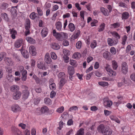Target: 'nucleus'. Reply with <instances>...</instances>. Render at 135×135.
Instances as JSON below:
<instances>
[{"label":"nucleus","instance_id":"39","mask_svg":"<svg viewBox=\"0 0 135 135\" xmlns=\"http://www.w3.org/2000/svg\"><path fill=\"white\" fill-rule=\"evenodd\" d=\"M110 52L113 55H115L116 53V49L115 48L113 47H112L110 49Z\"/></svg>","mask_w":135,"mask_h":135},{"label":"nucleus","instance_id":"19","mask_svg":"<svg viewBox=\"0 0 135 135\" xmlns=\"http://www.w3.org/2000/svg\"><path fill=\"white\" fill-rule=\"evenodd\" d=\"M4 60L5 63L8 65H10L13 64V62L11 58L5 57Z\"/></svg>","mask_w":135,"mask_h":135},{"label":"nucleus","instance_id":"18","mask_svg":"<svg viewBox=\"0 0 135 135\" xmlns=\"http://www.w3.org/2000/svg\"><path fill=\"white\" fill-rule=\"evenodd\" d=\"M107 43L109 45L112 46L116 45L117 42L116 41L114 42L112 38H108L107 39Z\"/></svg>","mask_w":135,"mask_h":135},{"label":"nucleus","instance_id":"38","mask_svg":"<svg viewBox=\"0 0 135 135\" xmlns=\"http://www.w3.org/2000/svg\"><path fill=\"white\" fill-rule=\"evenodd\" d=\"M49 88L51 90H54L56 89V85L55 83L49 85Z\"/></svg>","mask_w":135,"mask_h":135},{"label":"nucleus","instance_id":"13","mask_svg":"<svg viewBox=\"0 0 135 135\" xmlns=\"http://www.w3.org/2000/svg\"><path fill=\"white\" fill-rule=\"evenodd\" d=\"M30 18L32 20H37L39 18L38 14L35 12H32L30 15Z\"/></svg>","mask_w":135,"mask_h":135},{"label":"nucleus","instance_id":"11","mask_svg":"<svg viewBox=\"0 0 135 135\" xmlns=\"http://www.w3.org/2000/svg\"><path fill=\"white\" fill-rule=\"evenodd\" d=\"M23 40L19 38L16 41L15 43V46L16 48H19L20 47L23 42Z\"/></svg>","mask_w":135,"mask_h":135},{"label":"nucleus","instance_id":"30","mask_svg":"<svg viewBox=\"0 0 135 135\" xmlns=\"http://www.w3.org/2000/svg\"><path fill=\"white\" fill-rule=\"evenodd\" d=\"M110 117L112 120L115 121L118 123H120V120L118 119L115 116L113 115H112L110 116Z\"/></svg>","mask_w":135,"mask_h":135},{"label":"nucleus","instance_id":"15","mask_svg":"<svg viewBox=\"0 0 135 135\" xmlns=\"http://www.w3.org/2000/svg\"><path fill=\"white\" fill-rule=\"evenodd\" d=\"M129 17V14L127 12H123L122 14V20H126Z\"/></svg>","mask_w":135,"mask_h":135},{"label":"nucleus","instance_id":"52","mask_svg":"<svg viewBox=\"0 0 135 135\" xmlns=\"http://www.w3.org/2000/svg\"><path fill=\"white\" fill-rule=\"evenodd\" d=\"M58 76L59 78H63L65 77V74L64 72H61L59 74Z\"/></svg>","mask_w":135,"mask_h":135},{"label":"nucleus","instance_id":"64","mask_svg":"<svg viewBox=\"0 0 135 135\" xmlns=\"http://www.w3.org/2000/svg\"><path fill=\"white\" fill-rule=\"evenodd\" d=\"M112 133V131L111 130H109L107 133L103 134V135H111Z\"/></svg>","mask_w":135,"mask_h":135},{"label":"nucleus","instance_id":"55","mask_svg":"<svg viewBox=\"0 0 135 135\" xmlns=\"http://www.w3.org/2000/svg\"><path fill=\"white\" fill-rule=\"evenodd\" d=\"M127 38V37L126 35H124L122 37V44L124 45L125 44V42Z\"/></svg>","mask_w":135,"mask_h":135},{"label":"nucleus","instance_id":"21","mask_svg":"<svg viewBox=\"0 0 135 135\" xmlns=\"http://www.w3.org/2000/svg\"><path fill=\"white\" fill-rule=\"evenodd\" d=\"M10 33L11 35V37L13 39H14L16 38L15 35L17 34V31L13 29H10L9 30Z\"/></svg>","mask_w":135,"mask_h":135},{"label":"nucleus","instance_id":"33","mask_svg":"<svg viewBox=\"0 0 135 135\" xmlns=\"http://www.w3.org/2000/svg\"><path fill=\"white\" fill-rule=\"evenodd\" d=\"M80 56L81 55L80 53L76 52L72 56V57L73 58L78 59L80 58Z\"/></svg>","mask_w":135,"mask_h":135},{"label":"nucleus","instance_id":"16","mask_svg":"<svg viewBox=\"0 0 135 135\" xmlns=\"http://www.w3.org/2000/svg\"><path fill=\"white\" fill-rule=\"evenodd\" d=\"M101 12L103 15L106 16H108L109 15V13L108 10L106 9L103 7L100 8Z\"/></svg>","mask_w":135,"mask_h":135},{"label":"nucleus","instance_id":"8","mask_svg":"<svg viewBox=\"0 0 135 135\" xmlns=\"http://www.w3.org/2000/svg\"><path fill=\"white\" fill-rule=\"evenodd\" d=\"M12 110L14 112H16L20 110V107L17 104H14L11 107Z\"/></svg>","mask_w":135,"mask_h":135},{"label":"nucleus","instance_id":"1","mask_svg":"<svg viewBox=\"0 0 135 135\" xmlns=\"http://www.w3.org/2000/svg\"><path fill=\"white\" fill-rule=\"evenodd\" d=\"M53 35L59 41H62L66 38L67 36V34L63 32L60 33L56 32L55 30H53Z\"/></svg>","mask_w":135,"mask_h":135},{"label":"nucleus","instance_id":"54","mask_svg":"<svg viewBox=\"0 0 135 135\" xmlns=\"http://www.w3.org/2000/svg\"><path fill=\"white\" fill-rule=\"evenodd\" d=\"M130 77L132 81L135 82V73L132 74L130 75Z\"/></svg>","mask_w":135,"mask_h":135},{"label":"nucleus","instance_id":"24","mask_svg":"<svg viewBox=\"0 0 135 135\" xmlns=\"http://www.w3.org/2000/svg\"><path fill=\"white\" fill-rule=\"evenodd\" d=\"M105 26V24L103 23H101L99 26V28L98 29V31L99 32H101L103 31L104 29Z\"/></svg>","mask_w":135,"mask_h":135},{"label":"nucleus","instance_id":"2","mask_svg":"<svg viewBox=\"0 0 135 135\" xmlns=\"http://www.w3.org/2000/svg\"><path fill=\"white\" fill-rule=\"evenodd\" d=\"M97 129L99 133L103 134L107 133L109 129V127L108 126H105L103 124H101L98 126Z\"/></svg>","mask_w":135,"mask_h":135},{"label":"nucleus","instance_id":"40","mask_svg":"<svg viewBox=\"0 0 135 135\" xmlns=\"http://www.w3.org/2000/svg\"><path fill=\"white\" fill-rule=\"evenodd\" d=\"M1 8L3 9H5L8 8V4L7 3H3L1 5Z\"/></svg>","mask_w":135,"mask_h":135},{"label":"nucleus","instance_id":"10","mask_svg":"<svg viewBox=\"0 0 135 135\" xmlns=\"http://www.w3.org/2000/svg\"><path fill=\"white\" fill-rule=\"evenodd\" d=\"M29 50L30 53L31 54L32 56H34L36 55V49L34 46H30L29 48Z\"/></svg>","mask_w":135,"mask_h":135},{"label":"nucleus","instance_id":"43","mask_svg":"<svg viewBox=\"0 0 135 135\" xmlns=\"http://www.w3.org/2000/svg\"><path fill=\"white\" fill-rule=\"evenodd\" d=\"M98 84L100 85L103 86H107L108 85V83L104 81L99 82Z\"/></svg>","mask_w":135,"mask_h":135},{"label":"nucleus","instance_id":"27","mask_svg":"<svg viewBox=\"0 0 135 135\" xmlns=\"http://www.w3.org/2000/svg\"><path fill=\"white\" fill-rule=\"evenodd\" d=\"M68 27L69 30L71 32H73L75 29V26L72 23H70L68 25Z\"/></svg>","mask_w":135,"mask_h":135},{"label":"nucleus","instance_id":"46","mask_svg":"<svg viewBox=\"0 0 135 135\" xmlns=\"http://www.w3.org/2000/svg\"><path fill=\"white\" fill-rule=\"evenodd\" d=\"M81 42L80 41H79L77 42L76 45V47L78 49H80L81 47Z\"/></svg>","mask_w":135,"mask_h":135},{"label":"nucleus","instance_id":"22","mask_svg":"<svg viewBox=\"0 0 135 135\" xmlns=\"http://www.w3.org/2000/svg\"><path fill=\"white\" fill-rule=\"evenodd\" d=\"M110 33L114 37H115L117 39H119L120 38V36L115 31L111 32Z\"/></svg>","mask_w":135,"mask_h":135},{"label":"nucleus","instance_id":"32","mask_svg":"<svg viewBox=\"0 0 135 135\" xmlns=\"http://www.w3.org/2000/svg\"><path fill=\"white\" fill-rule=\"evenodd\" d=\"M112 66L114 70H116L118 67L117 63L115 60L112 61Z\"/></svg>","mask_w":135,"mask_h":135},{"label":"nucleus","instance_id":"62","mask_svg":"<svg viewBox=\"0 0 135 135\" xmlns=\"http://www.w3.org/2000/svg\"><path fill=\"white\" fill-rule=\"evenodd\" d=\"M56 93L55 92L52 90L50 93V97L51 98H53L54 97H55L56 94Z\"/></svg>","mask_w":135,"mask_h":135},{"label":"nucleus","instance_id":"6","mask_svg":"<svg viewBox=\"0 0 135 135\" xmlns=\"http://www.w3.org/2000/svg\"><path fill=\"white\" fill-rule=\"evenodd\" d=\"M128 66L127 63L125 62H123L122 64V71L124 74H126L128 72Z\"/></svg>","mask_w":135,"mask_h":135},{"label":"nucleus","instance_id":"51","mask_svg":"<svg viewBox=\"0 0 135 135\" xmlns=\"http://www.w3.org/2000/svg\"><path fill=\"white\" fill-rule=\"evenodd\" d=\"M45 60L46 62L48 64H50L51 62V60L50 57L45 58Z\"/></svg>","mask_w":135,"mask_h":135},{"label":"nucleus","instance_id":"12","mask_svg":"<svg viewBox=\"0 0 135 135\" xmlns=\"http://www.w3.org/2000/svg\"><path fill=\"white\" fill-rule=\"evenodd\" d=\"M48 33V30L47 28H44L41 31V34L43 37H46Z\"/></svg>","mask_w":135,"mask_h":135},{"label":"nucleus","instance_id":"23","mask_svg":"<svg viewBox=\"0 0 135 135\" xmlns=\"http://www.w3.org/2000/svg\"><path fill=\"white\" fill-rule=\"evenodd\" d=\"M2 17L6 21L9 22V19L8 15L6 13H3L1 14Z\"/></svg>","mask_w":135,"mask_h":135},{"label":"nucleus","instance_id":"4","mask_svg":"<svg viewBox=\"0 0 135 135\" xmlns=\"http://www.w3.org/2000/svg\"><path fill=\"white\" fill-rule=\"evenodd\" d=\"M105 69L106 70L108 74L110 76L114 77L115 76L116 74V72L111 69L109 65H107L106 67H105Z\"/></svg>","mask_w":135,"mask_h":135},{"label":"nucleus","instance_id":"35","mask_svg":"<svg viewBox=\"0 0 135 135\" xmlns=\"http://www.w3.org/2000/svg\"><path fill=\"white\" fill-rule=\"evenodd\" d=\"M38 68L40 69L44 70L45 69L44 65L42 63L40 62L38 64Z\"/></svg>","mask_w":135,"mask_h":135},{"label":"nucleus","instance_id":"45","mask_svg":"<svg viewBox=\"0 0 135 135\" xmlns=\"http://www.w3.org/2000/svg\"><path fill=\"white\" fill-rule=\"evenodd\" d=\"M63 52L64 55L67 56L69 55L70 54V51L66 49H64L63 50Z\"/></svg>","mask_w":135,"mask_h":135},{"label":"nucleus","instance_id":"5","mask_svg":"<svg viewBox=\"0 0 135 135\" xmlns=\"http://www.w3.org/2000/svg\"><path fill=\"white\" fill-rule=\"evenodd\" d=\"M23 88L25 89L22 91L23 98L24 99H26L27 98L29 95V92L28 90V88L26 86H23Z\"/></svg>","mask_w":135,"mask_h":135},{"label":"nucleus","instance_id":"47","mask_svg":"<svg viewBox=\"0 0 135 135\" xmlns=\"http://www.w3.org/2000/svg\"><path fill=\"white\" fill-rule=\"evenodd\" d=\"M78 108L77 106H74L72 107H70L69 109V111H76L78 110Z\"/></svg>","mask_w":135,"mask_h":135},{"label":"nucleus","instance_id":"25","mask_svg":"<svg viewBox=\"0 0 135 135\" xmlns=\"http://www.w3.org/2000/svg\"><path fill=\"white\" fill-rule=\"evenodd\" d=\"M51 46L53 49L55 50H58L60 47L59 45L57 43L55 42L52 43Z\"/></svg>","mask_w":135,"mask_h":135},{"label":"nucleus","instance_id":"44","mask_svg":"<svg viewBox=\"0 0 135 135\" xmlns=\"http://www.w3.org/2000/svg\"><path fill=\"white\" fill-rule=\"evenodd\" d=\"M111 26H113L114 28H116L119 27L120 26V23L116 22L111 24Z\"/></svg>","mask_w":135,"mask_h":135},{"label":"nucleus","instance_id":"42","mask_svg":"<svg viewBox=\"0 0 135 135\" xmlns=\"http://www.w3.org/2000/svg\"><path fill=\"white\" fill-rule=\"evenodd\" d=\"M44 102L45 103L47 104L50 105L51 103V99L48 98H45L44 99Z\"/></svg>","mask_w":135,"mask_h":135},{"label":"nucleus","instance_id":"28","mask_svg":"<svg viewBox=\"0 0 135 135\" xmlns=\"http://www.w3.org/2000/svg\"><path fill=\"white\" fill-rule=\"evenodd\" d=\"M26 40L29 43L31 44H34L35 43V40L30 37H27L26 38Z\"/></svg>","mask_w":135,"mask_h":135},{"label":"nucleus","instance_id":"7","mask_svg":"<svg viewBox=\"0 0 135 135\" xmlns=\"http://www.w3.org/2000/svg\"><path fill=\"white\" fill-rule=\"evenodd\" d=\"M112 104V102L107 98H105L104 100L103 104L106 108L110 107Z\"/></svg>","mask_w":135,"mask_h":135},{"label":"nucleus","instance_id":"60","mask_svg":"<svg viewBox=\"0 0 135 135\" xmlns=\"http://www.w3.org/2000/svg\"><path fill=\"white\" fill-rule=\"evenodd\" d=\"M104 113L105 115L106 116H108L110 115L112 113L111 111H108L107 110H104Z\"/></svg>","mask_w":135,"mask_h":135},{"label":"nucleus","instance_id":"49","mask_svg":"<svg viewBox=\"0 0 135 135\" xmlns=\"http://www.w3.org/2000/svg\"><path fill=\"white\" fill-rule=\"evenodd\" d=\"M70 64L74 67H76V62L75 60H70Z\"/></svg>","mask_w":135,"mask_h":135},{"label":"nucleus","instance_id":"53","mask_svg":"<svg viewBox=\"0 0 135 135\" xmlns=\"http://www.w3.org/2000/svg\"><path fill=\"white\" fill-rule=\"evenodd\" d=\"M98 22V21L97 20H94L93 21L91 22V26H96V24Z\"/></svg>","mask_w":135,"mask_h":135},{"label":"nucleus","instance_id":"29","mask_svg":"<svg viewBox=\"0 0 135 135\" xmlns=\"http://www.w3.org/2000/svg\"><path fill=\"white\" fill-rule=\"evenodd\" d=\"M97 41L95 40H93L91 42L90 46L92 49H94L97 46Z\"/></svg>","mask_w":135,"mask_h":135},{"label":"nucleus","instance_id":"9","mask_svg":"<svg viewBox=\"0 0 135 135\" xmlns=\"http://www.w3.org/2000/svg\"><path fill=\"white\" fill-rule=\"evenodd\" d=\"M21 94V93L20 91L15 92L13 94V98L15 100H18L20 98Z\"/></svg>","mask_w":135,"mask_h":135},{"label":"nucleus","instance_id":"3","mask_svg":"<svg viewBox=\"0 0 135 135\" xmlns=\"http://www.w3.org/2000/svg\"><path fill=\"white\" fill-rule=\"evenodd\" d=\"M40 111L42 114H46L47 115H51L54 112L53 110H49L48 107L45 105H44L41 108Z\"/></svg>","mask_w":135,"mask_h":135},{"label":"nucleus","instance_id":"36","mask_svg":"<svg viewBox=\"0 0 135 135\" xmlns=\"http://www.w3.org/2000/svg\"><path fill=\"white\" fill-rule=\"evenodd\" d=\"M109 52H108L107 51H106L104 52L103 54V56L104 58L106 59H108L109 58Z\"/></svg>","mask_w":135,"mask_h":135},{"label":"nucleus","instance_id":"26","mask_svg":"<svg viewBox=\"0 0 135 135\" xmlns=\"http://www.w3.org/2000/svg\"><path fill=\"white\" fill-rule=\"evenodd\" d=\"M56 28L58 31H60L62 28V24L61 22L60 21L57 22L55 24Z\"/></svg>","mask_w":135,"mask_h":135},{"label":"nucleus","instance_id":"56","mask_svg":"<svg viewBox=\"0 0 135 135\" xmlns=\"http://www.w3.org/2000/svg\"><path fill=\"white\" fill-rule=\"evenodd\" d=\"M93 74V72H91L90 73L87 74L86 77V79L87 80H89L91 78Z\"/></svg>","mask_w":135,"mask_h":135},{"label":"nucleus","instance_id":"50","mask_svg":"<svg viewBox=\"0 0 135 135\" xmlns=\"http://www.w3.org/2000/svg\"><path fill=\"white\" fill-rule=\"evenodd\" d=\"M63 58L65 62L67 63L69 61V57L68 56L64 55L63 56Z\"/></svg>","mask_w":135,"mask_h":135},{"label":"nucleus","instance_id":"48","mask_svg":"<svg viewBox=\"0 0 135 135\" xmlns=\"http://www.w3.org/2000/svg\"><path fill=\"white\" fill-rule=\"evenodd\" d=\"M37 10L38 13V15H39L40 16H42L43 15V12L40 8V7H37Z\"/></svg>","mask_w":135,"mask_h":135},{"label":"nucleus","instance_id":"41","mask_svg":"<svg viewBox=\"0 0 135 135\" xmlns=\"http://www.w3.org/2000/svg\"><path fill=\"white\" fill-rule=\"evenodd\" d=\"M64 110V108L63 106H61L56 110V111L59 113H62Z\"/></svg>","mask_w":135,"mask_h":135},{"label":"nucleus","instance_id":"17","mask_svg":"<svg viewBox=\"0 0 135 135\" xmlns=\"http://www.w3.org/2000/svg\"><path fill=\"white\" fill-rule=\"evenodd\" d=\"M20 50L21 51V54L25 58L27 59L29 57L28 54L25 50L22 48Z\"/></svg>","mask_w":135,"mask_h":135},{"label":"nucleus","instance_id":"59","mask_svg":"<svg viewBox=\"0 0 135 135\" xmlns=\"http://www.w3.org/2000/svg\"><path fill=\"white\" fill-rule=\"evenodd\" d=\"M18 126L21 127V128L23 129H25L26 128V125L25 124L23 123H21L18 124Z\"/></svg>","mask_w":135,"mask_h":135},{"label":"nucleus","instance_id":"34","mask_svg":"<svg viewBox=\"0 0 135 135\" xmlns=\"http://www.w3.org/2000/svg\"><path fill=\"white\" fill-rule=\"evenodd\" d=\"M7 78L8 81L10 82H12L13 81V77L12 75L10 74H8L7 76Z\"/></svg>","mask_w":135,"mask_h":135},{"label":"nucleus","instance_id":"20","mask_svg":"<svg viewBox=\"0 0 135 135\" xmlns=\"http://www.w3.org/2000/svg\"><path fill=\"white\" fill-rule=\"evenodd\" d=\"M10 89L11 91L16 92L19 91V88L17 85H14L11 86Z\"/></svg>","mask_w":135,"mask_h":135},{"label":"nucleus","instance_id":"37","mask_svg":"<svg viewBox=\"0 0 135 135\" xmlns=\"http://www.w3.org/2000/svg\"><path fill=\"white\" fill-rule=\"evenodd\" d=\"M66 80L65 79L62 78L61 79L60 82V85L62 87L66 82Z\"/></svg>","mask_w":135,"mask_h":135},{"label":"nucleus","instance_id":"58","mask_svg":"<svg viewBox=\"0 0 135 135\" xmlns=\"http://www.w3.org/2000/svg\"><path fill=\"white\" fill-rule=\"evenodd\" d=\"M51 57L52 59L54 60H55L57 58V56L55 53L54 52H52L51 53Z\"/></svg>","mask_w":135,"mask_h":135},{"label":"nucleus","instance_id":"63","mask_svg":"<svg viewBox=\"0 0 135 135\" xmlns=\"http://www.w3.org/2000/svg\"><path fill=\"white\" fill-rule=\"evenodd\" d=\"M5 54L4 53L2 52L0 54V61H1L4 57Z\"/></svg>","mask_w":135,"mask_h":135},{"label":"nucleus","instance_id":"31","mask_svg":"<svg viewBox=\"0 0 135 135\" xmlns=\"http://www.w3.org/2000/svg\"><path fill=\"white\" fill-rule=\"evenodd\" d=\"M84 129L81 128L78 131L75 135H84Z\"/></svg>","mask_w":135,"mask_h":135},{"label":"nucleus","instance_id":"57","mask_svg":"<svg viewBox=\"0 0 135 135\" xmlns=\"http://www.w3.org/2000/svg\"><path fill=\"white\" fill-rule=\"evenodd\" d=\"M31 132L32 135H36V129L35 128H32Z\"/></svg>","mask_w":135,"mask_h":135},{"label":"nucleus","instance_id":"14","mask_svg":"<svg viewBox=\"0 0 135 135\" xmlns=\"http://www.w3.org/2000/svg\"><path fill=\"white\" fill-rule=\"evenodd\" d=\"M68 71L70 76H72L75 73L74 69L73 67L69 66L68 68Z\"/></svg>","mask_w":135,"mask_h":135},{"label":"nucleus","instance_id":"61","mask_svg":"<svg viewBox=\"0 0 135 135\" xmlns=\"http://www.w3.org/2000/svg\"><path fill=\"white\" fill-rule=\"evenodd\" d=\"M74 134V131L73 130L71 129L69 131L67 132L65 135H70L71 134Z\"/></svg>","mask_w":135,"mask_h":135}]
</instances>
